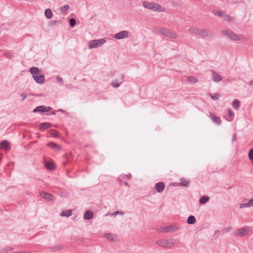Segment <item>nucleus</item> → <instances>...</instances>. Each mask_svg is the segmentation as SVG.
Instances as JSON below:
<instances>
[{
	"label": "nucleus",
	"instance_id": "f8f14e48",
	"mask_svg": "<svg viewBox=\"0 0 253 253\" xmlns=\"http://www.w3.org/2000/svg\"><path fill=\"white\" fill-rule=\"evenodd\" d=\"M33 78L36 82L38 84H42L44 83L45 81V77L43 75L38 74L35 76H33Z\"/></svg>",
	"mask_w": 253,
	"mask_h": 253
},
{
	"label": "nucleus",
	"instance_id": "393cba45",
	"mask_svg": "<svg viewBox=\"0 0 253 253\" xmlns=\"http://www.w3.org/2000/svg\"><path fill=\"white\" fill-rule=\"evenodd\" d=\"M196 218L193 215H190L187 220V223L189 224H193L196 222Z\"/></svg>",
	"mask_w": 253,
	"mask_h": 253
},
{
	"label": "nucleus",
	"instance_id": "79ce46f5",
	"mask_svg": "<svg viewBox=\"0 0 253 253\" xmlns=\"http://www.w3.org/2000/svg\"><path fill=\"white\" fill-rule=\"evenodd\" d=\"M20 96L22 97V101H24V100H25L26 99V98L27 97V96H28V94H27V93H21V94H20Z\"/></svg>",
	"mask_w": 253,
	"mask_h": 253
},
{
	"label": "nucleus",
	"instance_id": "423d86ee",
	"mask_svg": "<svg viewBox=\"0 0 253 253\" xmlns=\"http://www.w3.org/2000/svg\"><path fill=\"white\" fill-rule=\"evenodd\" d=\"M175 240L174 239H162L157 241L156 243L162 247H170L174 245Z\"/></svg>",
	"mask_w": 253,
	"mask_h": 253
},
{
	"label": "nucleus",
	"instance_id": "a211bd4d",
	"mask_svg": "<svg viewBox=\"0 0 253 253\" xmlns=\"http://www.w3.org/2000/svg\"><path fill=\"white\" fill-rule=\"evenodd\" d=\"M212 80L214 82H218L222 80V77L219 74L213 71L212 72Z\"/></svg>",
	"mask_w": 253,
	"mask_h": 253
},
{
	"label": "nucleus",
	"instance_id": "4be33fe9",
	"mask_svg": "<svg viewBox=\"0 0 253 253\" xmlns=\"http://www.w3.org/2000/svg\"><path fill=\"white\" fill-rule=\"evenodd\" d=\"M210 197L208 196H204L200 199L199 203L202 205H204L207 202H208L210 200Z\"/></svg>",
	"mask_w": 253,
	"mask_h": 253
},
{
	"label": "nucleus",
	"instance_id": "9b49d317",
	"mask_svg": "<svg viewBox=\"0 0 253 253\" xmlns=\"http://www.w3.org/2000/svg\"><path fill=\"white\" fill-rule=\"evenodd\" d=\"M198 35L201 36L202 38H206L207 37H212V34L211 32L206 30L204 29H200Z\"/></svg>",
	"mask_w": 253,
	"mask_h": 253
},
{
	"label": "nucleus",
	"instance_id": "412c9836",
	"mask_svg": "<svg viewBox=\"0 0 253 253\" xmlns=\"http://www.w3.org/2000/svg\"><path fill=\"white\" fill-rule=\"evenodd\" d=\"M181 182L179 183V186L182 187H188L190 184V181L186 180L184 178H181L180 179Z\"/></svg>",
	"mask_w": 253,
	"mask_h": 253
},
{
	"label": "nucleus",
	"instance_id": "8fccbe9b",
	"mask_svg": "<svg viewBox=\"0 0 253 253\" xmlns=\"http://www.w3.org/2000/svg\"><path fill=\"white\" fill-rule=\"evenodd\" d=\"M65 157L68 160L71 158V154L70 153H66L65 154Z\"/></svg>",
	"mask_w": 253,
	"mask_h": 253
},
{
	"label": "nucleus",
	"instance_id": "052dcab7",
	"mask_svg": "<svg viewBox=\"0 0 253 253\" xmlns=\"http://www.w3.org/2000/svg\"><path fill=\"white\" fill-rule=\"evenodd\" d=\"M67 164V162H63V165L65 166Z\"/></svg>",
	"mask_w": 253,
	"mask_h": 253
},
{
	"label": "nucleus",
	"instance_id": "c9c22d12",
	"mask_svg": "<svg viewBox=\"0 0 253 253\" xmlns=\"http://www.w3.org/2000/svg\"><path fill=\"white\" fill-rule=\"evenodd\" d=\"M228 115L229 117L230 118V119L227 120V121H228L229 122L232 121L233 119L234 114L233 112L231 109L228 110Z\"/></svg>",
	"mask_w": 253,
	"mask_h": 253
},
{
	"label": "nucleus",
	"instance_id": "f03ea898",
	"mask_svg": "<svg viewBox=\"0 0 253 253\" xmlns=\"http://www.w3.org/2000/svg\"><path fill=\"white\" fill-rule=\"evenodd\" d=\"M143 6L146 8L153 10L159 12H162L164 11V8H163L160 5L155 3L154 2H149L143 1Z\"/></svg>",
	"mask_w": 253,
	"mask_h": 253
},
{
	"label": "nucleus",
	"instance_id": "aec40b11",
	"mask_svg": "<svg viewBox=\"0 0 253 253\" xmlns=\"http://www.w3.org/2000/svg\"><path fill=\"white\" fill-rule=\"evenodd\" d=\"M45 167L47 169L50 170H52L55 169L53 163L50 161L45 162Z\"/></svg>",
	"mask_w": 253,
	"mask_h": 253
},
{
	"label": "nucleus",
	"instance_id": "bf43d9fd",
	"mask_svg": "<svg viewBox=\"0 0 253 253\" xmlns=\"http://www.w3.org/2000/svg\"><path fill=\"white\" fill-rule=\"evenodd\" d=\"M124 184L126 186H128V183L127 182H124Z\"/></svg>",
	"mask_w": 253,
	"mask_h": 253
},
{
	"label": "nucleus",
	"instance_id": "a878e982",
	"mask_svg": "<svg viewBox=\"0 0 253 253\" xmlns=\"http://www.w3.org/2000/svg\"><path fill=\"white\" fill-rule=\"evenodd\" d=\"M240 102L237 99H235L232 102V105L235 109L238 110L240 107Z\"/></svg>",
	"mask_w": 253,
	"mask_h": 253
},
{
	"label": "nucleus",
	"instance_id": "7c9ffc66",
	"mask_svg": "<svg viewBox=\"0 0 253 253\" xmlns=\"http://www.w3.org/2000/svg\"><path fill=\"white\" fill-rule=\"evenodd\" d=\"M114 235L111 233H107L104 234V236L109 240L114 242L115 240L113 238Z\"/></svg>",
	"mask_w": 253,
	"mask_h": 253
},
{
	"label": "nucleus",
	"instance_id": "4c0bfd02",
	"mask_svg": "<svg viewBox=\"0 0 253 253\" xmlns=\"http://www.w3.org/2000/svg\"><path fill=\"white\" fill-rule=\"evenodd\" d=\"M69 24L71 27H74L76 24V21L75 19L74 18H71L69 19Z\"/></svg>",
	"mask_w": 253,
	"mask_h": 253
},
{
	"label": "nucleus",
	"instance_id": "c756f323",
	"mask_svg": "<svg viewBox=\"0 0 253 253\" xmlns=\"http://www.w3.org/2000/svg\"><path fill=\"white\" fill-rule=\"evenodd\" d=\"M50 136L58 137V132L55 129H51L48 132Z\"/></svg>",
	"mask_w": 253,
	"mask_h": 253
},
{
	"label": "nucleus",
	"instance_id": "ddd939ff",
	"mask_svg": "<svg viewBox=\"0 0 253 253\" xmlns=\"http://www.w3.org/2000/svg\"><path fill=\"white\" fill-rule=\"evenodd\" d=\"M209 116L215 124L218 125H221V121L220 119L218 117L216 116L214 114L210 112Z\"/></svg>",
	"mask_w": 253,
	"mask_h": 253
},
{
	"label": "nucleus",
	"instance_id": "39448f33",
	"mask_svg": "<svg viewBox=\"0 0 253 253\" xmlns=\"http://www.w3.org/2000/svg\"><path fill=\"white\" fill-rule=\"evenodd\" d=\"M221 33L222 35L226 36L229 39L234 41H240L242 40V39L239 37V35L235 34L231 31L222 30L221 31Z\"/></svg>",
	"mask_w": 253,
	"mask_h": 253
},
{
	"label": "nucleus",
	"instance_id": "bb28decb",
	"mask_svg": "<svg viewBox=\"0 0 253 253\" xmlns=\"http://www.w3.org/2000/svg\"><path fill=\"white\" fill-rule=\"evenodd\" d=\"M72 210H67L65 211H63L61 214V215L62 216L69 217L70 216L72 215Z\"/></svg>",
	"mask_w": 253,
	"mask_h": 253
},
{
	"label": "nucleus",
	"instance_id": "1a4fd4ad",
	"mask_svg": "<svg viewBox=\"0 0 253 253\" xmlns=\"http://www.w3.org/2000/svg\"><path fill=\"white\" fill-rule=\"evenodd\" d=\"M129 32L127 31H122L115 35L114 37L118 40H121L127 38L128 36Z\"/></svg>",
	"mask_w": 253,
	"mask_h": 253
},
{
	"label": "nucleus",
	"instance_id": "5701e85b",
	"mask_svg": "<svg viewBox=\"0 0 253 253\" xmlns=\"http://www.w3.org/2000/svg\"><path fill=\"white\" fill-rule=\"evenodd\" d=\"M44 15L48 19L51 18L53 16V13L50 8H47L44 11Z\"/></svg>",
	"mask_w": 253,
	"mask_h": 253
},
{
	"label": "nucleus",
	"instance_id": "2eb2a0df",
	"mask_svg": "<svg viewBox=\"0 0 253 253\" xmlns=\"http://www.w3.org/2000/svg\"><path fill=\"white\" fill-rule=\"evenodd\" d=\"M52 126V125L50 123H42L39 125V129L41 130H44Z\"/></svg>",
	"mask_w": 253,
	"mask_h": 253
},
{
	"label": "nucleus",
	"instance_id": "3c124183",
	"mask_svg": "<svg viewBox=\"0 0 253 253\" xmlns=\"http://www.w3.org/2000/svg\"><path fill=\"white\" fill-rule=\"evenodd\" d=\"M233 3H234V4H236V3H241L242 4H244L245 3V1L244 0H240V1H234L233 2Z\"/></svg>",
	"mask_w": 253,
	"mask_h": 253
},
{
	"label": "nucleus",
	"instance_id": "6e6552de",
	"mask_svg": "<svg viewBox=\"0 0 253 253\" xmlns=\"http://www.w3.org/2000/svg\"><path fill=\"white\" fill-rule=\"evenodd\" d=\"M179 228L175 225H169V226H166L161 227L160 230L162 232H173L177 231Z\"/></svg>",
	"mask_w": 253,
	"mask_h": 253
},
{
	"label": "nucleus",
	"instance_id": "de8ad7c7",
	"mask_svg": "<svg viewBox=\"0 0 253 253\" xmlns=\"http://www.w3.org/2000/svg\"><path fill=\"white\" fill-rule=\"evenodd\" d=\"M60 23V21H52V22L50 23V25L51 26H54V25L56 24V23Z\"/></svg>",
	"mask_w": 253,
	"mask_h": 253
},
{
	"label": "nucleus",
	"instance_id": "13d9d810",
	"mask_svg": "<svg viewBox=\"0 0 253 253\" xmlns=\"http://www.w3.org/2000/svg\"><path fill=\"white\" fill-rule=\"evenodd\" d=\"M57 111H52V113H51V114L55 115V114H56V112Z\"/></svg>",
	"mask_w": 253,
	"mask_h": 253
},
{
	"label": "nucleus",
	"instance_id": "4d7b16f0",
	"mask_svg": "<svg viewBox=\"0 0 253 253\" xmlns=\"http://www.w3.org/2000/svg\"><path fill=\"white\" fill-rule=\"evenodd\" d=\"M57 111L61 112H64L65 111H64V110L61 109H59Z\"/></svg>",
	"mask_w": 253,
	"mask_h": 253
},
{
	"label": "nucleus",
	"instance_id": "a18cd8bd",
	"mask_svg": "<svg viewBox=\"0 0 253 253\" xmlns=\"http://www.w3.org/2000/svg\"><path fill=\"white\" fill-rule=\"evenodd\" d=\"M232 229V226H228L227 228L225 229V232H230Z\"/></svg>",
	"mask_w": 253,
	"mask_h": 253
},
{
	"label": "nucleus",
	"instance_id": "0eeeda50",
	"mask_svg": "<svg viewBox=\"0 0 253 253\" xmlns=\"http://www.w3.org/2000/svg\"><path fill=\"white\" fill-rule=\"evenodd\" d=\"M52 108L51 107H46L45 106L41 105L37 106L33 110L34 113H45L51 110Z\"/></svg>",
	"mask_w": 253,
	"mask_h": 253
},
{
	"label": "nucleus",
	"instance_id": "20e7f679",
	"mask_svg": "<svg viewBox=\"0 0 253 253\" xmlns=\"http://www.w3.org/2000/svg\"><path fill=\"white\" fill-rule=\"evenodd\" d=\"M252 229V228L251 226H247L243 228H240V229L235 231L234 235L237 237H241L249 234Z\"/></svg>",
	"mask_w": 253,
	"mask_h": 253
},
{
	"label": "nucleus",
	"instance_id": "37998d69",
	"mask_svg": "<svg viewBox=\"0 0 253 253\" xmlns=\"http://www.w3.org/2000/svg\"><path fill=\"white\" fill-rule=\"evenodd\" d=\"M50 249L53 251H56L60 250V247L58 246H53L51 248H50Z\"/></svg>",
	"mask_w": 253,
	"mask_h": 253
},
{
	"label": "nucleus",
	"instance_id": "864d4df0",
	"mask_svg": "<svg viewBox=\"0 0 253 253\" xmlns=\"http://www.w3.org/2000/svg\"><path fill=\"white\" fill-rule=\"evenodd\" d=\"M5 55L7 57H9V58H11V53L10 52H5Z\"/></svg>",
	"mask_w": 253,
	"mask_h": 253
},
{
	"label": "nucleus",
	"instance_id": "58836bf2",
	"mask_svg": "<svg viewBox=\"0 0 253 253\" xmlns=\"http://www.w3.org/2000/svg\"><path fill=\"white\" fill-rule=\"evenodd\" d=\"M210 95L211 96V98L213 100H218V98L220 96L219 94H217V93H214V94H210Z\"/></svg>",
	"mask_w": 253,
	"mask_h": 253
},
{
	"label": "nucleus",
	"instance_id": "ea45409f",
	"mask_svg": "<svg viewBox=\"0 0 253 253\" xmlns=\"http://www.w3.org/2000/svg\"><path fill=\"white\" fill-rule=\"evenodd\" d=\"M248 156L250 160H253V149H251L248 153Z\"/></svg>",
	"mask_w": 253,
	"mask_h": 253
},
{
	"label": "nucleus",
	"instance_id": "a19ab883",
	"mask_svg": "<svg viewBox=\"0 0 253 253\" xmlns=\"http://www.w3.org/2000/svg\"><path fill=\"white\" fill-rule=\"evenodd\" d=\"M111 84L115 87H118L120 86V84L118 83L116 81H113Z\"/></svg>",
	"mask_w": 253,
	"mask_h": 253
},
{
	"label": "nucleus",
	"instance_id": "5fc2aeb1",
	"mask_svg": "<svg viewBox=\"0 0 253 253\" xmlns=\"http://www.w3.org/2000/svg\"><path fill=\"white\" fill-rule=\"evenodd\" d=\"M125 176H126L127 178L130 179L131 177V175L130 174H128L127 175H125Z\"/></svg>",
	"mask_w": 253,
	"mask_h": 253
},
{
	"label": "nucleus",
	"instance_id": "09e8293b",
	"mask_svg": "<svg viewBox=\"0 0 253 253\" xmlns=\"http://www.w3.org/2000/svg\"><path fill=\"white\" fill-rule=\"evenodd\" d=\"M219 231L216 230L214 231V236L217 238L218 236Z\"/></svg>",
	"mask_w": 253,
	"mask_h": 253
},
{
	"label": "nucleus",
	"instance_id": "473e14b6",
	"mask_svg": "<svg viewBox=\"0 0 253 253\" xmlns=\"http://www.w3.org/2000/svg\"><path fill=\"white\" fill-rule=\"evenodd\" d=\"M212 13L214 15L223 17L224 16V13L221 11H218V10H213Z\"/></svg>",
	"mask_w": 253,
	"mask_h": 253
},
{
	"label": "nucleus",
	"instance_id": "49530a36",
	"mask_svg": "<svg viewBox=\"0 0 253 253\" xmlns=\"http://www.w3.org/2000/svg\"><path fill=\"white\" fill-rule=\"evenodd\" d=\"M121 214V215H123V214H124V213L123 211H116L113 213V215H117V214Z\"/></svg>",
	"mask_w": 253,
	"mask_h": 253
},
{
	"label": "nucleus",
	"instance_id": "7ed1b4c3",
	"mask_svg": "<svg viewBox=\"0 0 253 253\" xmlns=\"http://www.w3.org/2000/svg\"><path fill=\"white\" fill-rule=\"evenodd\" d=\"M106 42V41L104 39H100L97 40H93L88 42V46L89 49H92L101 46Z\"/></svg>",
	"mask_w": 253,
	"mask_h": 253
},
{
	"label": "nucleus",
	"instance_id": "c85d7f7f",
	"mask_svg": "<svg viewBox=\"0 0 253 253\" xmlns=\"http://www.w3.org/2000/svg\"><path fill=\"white\" fill-rule=\"evenodd\" d=\"M47 146L50 147L51 148L54 149H57V150L60 149V147L58 145H57V144H56L54 142H52L48 143L47 144Z\"/></svg>",
	"mask_w": 253,
	"mask_h": 253
},
{
	"label": "nucleus",
	"instance_id": "6ab92c4d",
	"mask_svg": "<svg viewBox=\"0 0 253 253\" xmlns=\"http://www.w3.org/2000/svg\"><path fill=\"white\" fill-rule=\"evenodd\" d=\"M253 206V199H250L248 203L240 204V208H244L246 207H251Z\"/></svg>",
	"mask_w": 253,
	"mask_h": 253
},
{
	"label": "nucleus",
	"instance_id": "72a5a7b5",
	"mask_svg": "<svg viewBox=\"0 0 253 253\" xmlns=\"http://www.w3.org/2000/svg\"><path fill=\"white\" fill-rule=\"evenodd\" d=\"M13 250V248L11 247H6L3 248L0 251V253H6L8 252H10Z\"/></svg>",
	"mask_w": 253,
	"mask_h": 253
},
{
	"label": "nucleus",
	"instance_id": "b1692460",
	"mask_svg": "<svg viewBox=\"0 0 253 253\" xmlns=\"http://www.w3.org/2000/svg\"><path fill=\"white\" fill-rule=\"evenodd\" d=\"M30 72L33 76L38 75V73L40 72V70L38 67H33L30 69Z\"/></svg>",
	"mask_w": 253,
	"mask_h": 253
},
{
	"label": "nucleus",
	"instance_id": "6e6d98bb",
	"mask_svg": "<svg viewBox=\"0 0 253 253\" xmlns=\"http://www.w3.org/2000/svg\"><path fill=\"white\" fill-rule=\"evenodd\" d=\"M249 84L251 85H253V81H250V82H249L248 83Z\"/></svg>",
	"mask_w": 253,
	"mask_h": 253
},
{
	"label": "nucleus",
	"instance_id": "f3484780",
	"mask_svg": "<svg viewBox=\"0 0 253 253\" xmlns=\"http://www.w3.org/2000/svg\"><path fill=\"white\" fill-rule=\"evenodd\" d=\"M93 217V212L90 211H85L84 215V218L85 220H90Z\"/></svg>",
	"mask_w": 253,
	"mask_h": 253
},
{
	"label": "nucleus",
	"instance_id": "f257e3e1",
	"mask_svg": "<svg viewBox=\"0 0 253 253\" xmlns=\"http://www.w3.org/2000/svg\"><path fill=\"white\" fill-rule=\"evenodd\" d=\"M156 32L160 35H163L164 36L169 38L176 39L178 37V35L176 33L163 28H158L156 30Z\"/></svg>",
	"mask_w": 253,
	"mask_h": 253
},
{
	"label": "nucleus",
	"instance_id": "dca6fc26",
	"mask_svg": "<svg viewBox=\"0 0 253 253\" xmlns=\"http://www.w3.org/2000/svg\"><path fill=\"white\" fill-rule=\"evenodd\" d=\"M1 148L6 150H9L10 148V143L6 140H2L0 143Z\"/></svg>",
	"mask_w": 253,
	"mask_h": 253
},
{
	"label": "nucleus",
	"instance_id": "2f4dec72",
	"mask_svg": "<svg viewBox=\"0 0 253 253\" xmlns=\"http://www.w3.org/2000/svg\"><path fill=\"white\" fill-rule=\"evenodd\" d=\"M199 30V29L195 27H190L188 29L189 32L197 35L198 34Z\"/></svg>",
	"mask_w": 253,
	"mask_h": 253
},
{
	"label": "nucleus",
	"instance_id": "f704fd0d",
	"mask_svg": "<svg viewBox=\"0 0 253 253\" xmlns=\"http://www.w3.org/2000/svg\"><path fill=\"white\" fill-rule=\"evenodd\" d=\"M69 8V5L68 4H65L64 6L60 7V11L62 13H64L67 11Z\"/></svg>",
	"mask_w": 253,
	"mask_h": 253
},
{
	"label": "nucleus",
	"instance_id": "cd10ccee",
	"mask_svg": "<svg viewBox=\"0 0 253 253\" xmlns=\"http://www.w3.org/2000/svg\"><path fill=\"white\" fill-rule=\"evenodd\" d=\"M198 80L193 76H189L187 77V81L190 84H194L197 82Z\"/></svg>",
	"mask_w": 253,
	"mask_h": 253
},
{
	"label": "nucleus",
	"instance_id": "603ef678",
	"mask_svg": "<svg viewBox=\"0 0 253 253\" xmlns=\"http://www.w3.org/2000/svg\"><path fill=\"white\" fill-rule=\"evenodd\" d=\"M236 140V134L235 133L232 137V142H233L235 141Z\"/></svg>",
	"mask_w": 253,
	"mask_h": 253
},
{
	"label": "nucleus",
	"instance_id": "c03bdc74",
	"mask_svg": "<svg viewBox=\"0 0 253 253\" xmlns=\"http://www.w3.org/2000/svg\"><path fill=\"white\" fill-rule=\"evenodd\" d=\"M56 79L57 81V82L58 83H60L62 84H63V79L62 78H61L59 76H57L56 78Z\"/></svg>",
	"mask_w": 253,
	"mask_h": 253
},
{
	"label": "nucleus",
	"instance_id": "4468645a",
	"mask_svg": "<svg viewBox=\"0 0 253 253\" xmlns=\"http://www.w3.org/2000/svg\"><path fill=\"white\" fill-rule=\"evenodd\" d=\"M165 188V184L162 182H159L155 184V189L158 193L163 192Z\"/></svg>",
	"mask_w": 253,
	"mask_h": 253
},
{
	"label": "nucleus",
	"instance_id": "9d476101",
	"mask_svg": "<svg viewBox=\"0 0 253 253\" xmlns=\"http://www.w3.org/2000/svg\"><path fill=\"white\" fill-rule=\"evenodd\" d=\"M40 195L43 199L48 202L52 201L54 199L53 195L44 191H41L40 193Z\"/></svg>",
	"mask_w": 253,
	"mask_h": 253
},
{
	"label": "nucleus",
	"instance_id": "e433bc0d",
	"mask_svg": "<svg viewBox=\"0 0 253 253\" xmlns=\"http://www.w3.org/2000/svg\"><path fill=\"white\" fill-rule=\"evenodd\" d=\"M223 17L225 19V20L228 21L233 22L235 20L234 18L231 17L229 15L225 14V13L224 16H223Z\"/></svg>",
	"mask_w": 253,
	"mask_h": 253
}]
</instances>
